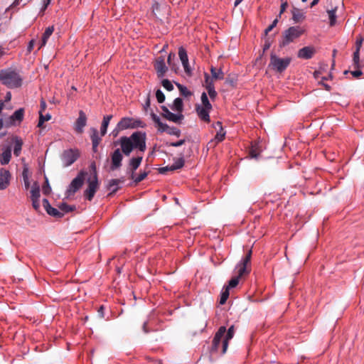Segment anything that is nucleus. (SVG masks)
Wrapping results in <instances>:
<instances>
[{
	"mask_svg": "<svg viewBox=\"0 0 364 364\" xmlns=\"http://www.w3.org/2000/svg\"><path fill=\"white\" fill-rule=\"evenodd\" d=\"M23 179L24 182L25 188L28 190L30 187V181L28 176V170L24 169L22 173Z\"/></svg>",
	"mask_w": 364,
	"mask_h": 364,
	"instance_id": "nucleus-41",
	"label": "nucleus"
},
{
	"mask_svg": "<svg viewBox=\"0 0 364 364\" xmlns=\"http://www.w3.org/2000/svg\"><path fill=\"white\" fill-rule=\"evenodd\" d=\"M58 208L62 212H63V214L72 212L75 209V206L70 205L65 203H60L58 205Z\"/></svg>",
	"mask_w": 364,
	"mask_h": 364,
	"instance_id": "nucleus-38",
	"label": "nucleus"
},
{
	"mask_svg": "<svg viewBox=\"0 0 364 364\" xmlns=\"http://www.w3.org/2000/svg\"><path fill=\"white\" fill-rule=\"evenodd\" d=\"M305 18L304 13L297 8H294L292 10V19L295 23L302 21Z\"/></svg>",
	"mask_w": 364,
	"mask_h": 364,
	"instance_id": "nucleus-28",
	"label": "nucleus"
},
{
	"mask_svg": "<svg viewBox=\"0 0 364 364\" xmlns=\"http://www.w3.org/2000/svg\"><path fill=\"white\" fill-rule=\"evenodd\" d=\"M161 84L163 87L168 91H171L173 90V85H172L171 82L167 79L163 80Z\"/></svg>",
	"mask_w": 364,
	"mask_h": 364,
	"instance_id": "nucleus-46",
	"label": "nucleus"
},
{
	"mask_svg": "<svg viewBox=\"0 0 364 364\" xmlns=\"http://www.w3.org/2000/svg\"><path fill=\"white\" fill-rule=\"evenodd\" d=\"M353 60L354 65L356 67H358L360 63V50H355V52L353 53Z\"/></svg>",
	"mask_w": 364,
	"mask_h": 364,
	"instance_id": "nucleus-50",
	"label": "nucleus"
},
{
	"mask_svg": "<svg viewBox=\"0 0 364 364\" xmlns=\"http://www.w3.org/2000/svg\"><path fill=\"white\" fill-rule=\"evenodd\" d=\"M287 7H288V3L287 1L282 3L281 6H280L279 16L286 11Z\"/></svg>",
	"mask_w": 364,
	"mask_h": 364,
	"instance_id": "nucleus-55",
	"label": "nucleus"
},
{
	"mask_svg": "<svg viewBox=\"0 0 364 364\" xmlns=\"http://www.w3.org/2000/svg\"><path fill=\"white\" fill-rule=\"evenodd\" d=\"M32 206L36 210H38L40 208V201L39 199H31Z\"/></svg>",
	"mask_w": 364,
	"mask_h": 364,
	"instance_id": "nucleus-53",
	"label": "nucleus"
},
{
	"mask_svg": "<svg viewBox=\"0 0 364 364\" xmlns=\"http://www.w3.org/2000/svg\"><path fill=\"white\" fill-rule=\"evenodd\" d=\"M151 117L154 122L157 126L158 131L160 132H167L170 135L179 136L181 131L176 127H169L166 124L161 122L160 118L154 113L151 114Z\"/></svg>",
	"mask_w": 364,
	"mask_h": 364,
	"instance_id": "nucleus-5",
	"label": "nucleus"
},
{
	"mask_svg": "<svg viewBox=\"0 0 364 364\" xmlns=\"http://www.w3.org/2000/svg\"><path fill=\"white\" fill-rule=\"evenodd\" d=\"M122 159L123 156L120 149H115L111 155V170L114 171L118 169L122 166Z\"/></svg>",
	"mask_w": 364,
	"mask_h": 364,
	"instance_id": "nucleus-12",
	"label": "nucleus"
},
{
	"mask_svg": "<svg viewBox=\"0 0 364 364\" xmlns=\"http://www.w3.org/2000/svg\"><path fill=\"white\" fill-rule=\"evenodd\" d=\"M31 199H39L40 198V187L37 182H34L31 186Z\"/></svg>",
	"mask_w": 364,
	"mask_h": 364,
	"instance_id": "nucleus-30",
	"label": "nucleus"
},
{
	"mask_svg": "<svg viewBox=\"0 0 364 364\" xmlns=\"http://www.w3.org/2000/svg\"><path fill=\"white\" fill-rule=\"evenodd\" d=\"M146 135L145 132H135L130 136H122L119 139L122 153L129 156L134 149L144 153L146 149Z\"/></svg>",
	"mask_w": 364,
	"mask_h": 364,
	"instance_id": "nucleus-1",
	"label": "nucleus"
},
{
	"mask_svg": "<svg viewBox=\"0 0 364 364\" xmlns=\"http://www.w3.org/2000/svg\"><path fill=\"white\" fill-rule=\"evenodd\" d=\"M47 213L51 216H53L56 218H61L63 217V213L60 211H59L58 209L53 208L52 206L50 207L47 210Z\"/></svg>",
	"mask_w": 364,
	"mask_h": 364,
	"instance_id": "nucleus-35",
	"label": "nucleus"
},
{
	"mask_svg": "<svg viewBox=\"0 0 364 364\" xmlns=\"http://www.w3.org/2000/svg\"><path fill=\"white\" fill-rule=\"evenodd\" d=\"M80 156V151L77 149H69L65 150L61 156L64 166L72 165Z\"/></svg>",
	"mask_w": 364,
	"mask_h": 364,
	"instance_id": "nucleus-10",
	"label": "nucleus"
},
{
	"mask_svg": "<svg viewBox=\"0 0 364 364\" xmlns=\"http://www.w3.org/2000/svg\"><path fill=\"white\" fill-rule=\"evenodd\" d=\"M225 333H226V328L225 326H220L218 329V331L216 332L215 335V337H216L217 338H220V339H222L225 338Z\"/></svg>",
	"mask_w": 364,
	"mask_h": 364,
	"instance_id": "nucleus-44",
	"label": "nucleus"
},
{
	"mask_svg": "<svg viewBox=\"0 0 364 364\" xmlns=\"http://www.w3.org/2000/svg\"><path fill=\"white\" fill-rule=\"evenodd\" d=\"M8 49L0 45V58L7 54Z\"/></svg>",
	"mask_w": 364,
	"mask_h": 364,
	"instance_id": "nucleus-58",
	"label": "nucleus"
},
{
	"mask_svg": "<svg viewBox=\"0 0 364 364\" xmlns=\"http://www.w3.org/2000/svg\"><path fill=\"white\" fill-rule=\"evenodd\" d=\"M2 159L1 160V164L2 165H6L9 163L11 158V150L9 146H7L5 149H4L2 152Z\"/></svg>",
	"mask_w": 364,
	"mask_h": 364,
	"instance_id": "nucleus-29",
	"label": "nucleus"
},
{
	"mask_svg": "<svg viewBox=\"0 0 364 364\" xmlns=\"http://www.w3.org/2000/svg\"><path fill=\"white\" fill-rule=\"evenodd\" d=\"M351 75L355 77L358 78L363 75V72L360 70H357L351 72Z\"/></svg>",
	"mask_w": 364,
	"mask_h": 364,
	"instance_id": "nucleus-57",
	"label": "nucleus"
},
{
	"mask_svg": "<svg viewBox=\"0 0 364 364\" xmlns=\"http://www.w3.org/2000/svg\"><path fill=\"white\" fill-rule=\"evenodd\" d=\"M104 310H105V308H104L103 306H101L98 309L97 311H98V314H99V316H100V317H103L104 316Z\"/></svg>",
	"mask_w": 364,
	"mask_h": 364,
	"instance_id": "nucleus-64",
	"label": "nucleus"
},
{
	"mask_svg": "<svg viewBox=\"0 0 364 364\" xmlns=\"http://www.w3.org/2000/svg\"><path fill=\"white\" fill-rule=\"evenodd\" d=\"M87 116L82 110L79 111V116L74 124V130L77 134H82L83 129L87 124Z\"/></svg>",
	"mask_w": 364,
	"mask_h": 364,
	"instance_id": "nucleus-11",
	"label": "nucleus"
},
{
	"mask_svg": "<svg viewBox=\"0 0 364 364\" xmlns=\"http://www.w3.org/2000/svg\"><path fill=\"white\" fill-rule=\"evenodd\" d=\"M291 63L290 58H280L272 53L270 55L269 66L279 73H282L289 65Z\"/></svg>",
	"mask_w": 364,
	"mask_h": 364,
	"instance_id": "nucleus-6",
	"label": "nucleus"
},
{
	"mask_svg": "<svg viewBox=\"0 0 364 364\" xmlns=\"http://www.w3.org/2000/svg\"><path fill=\"white\" fill-rule=\"evenodd\" d=\"M42 191H43V193L46 196L49 195L50 193L51 192V188L49 185L48 180L47 178H46V181H45L44 184L43 185Z\"/></svg>",
	"mask_w": 364,
	"mask_h": 364,
	"instance_id": "nucleus-43",
	"label": "nucleus"
},
{
	"mask_svg": "<svg viewBox=\"0 0 364 364\" xmlns=\"http://www.w3.org/2000/svg\"><path fill=\"white\" fill-rule=\"evenodd\" d=\"M235 330H234V326H231L228 331H226L225 336L224 339L223 340V349H222V354H225L227 351L228 347V343L230 339L232 338L234 336Z\"/></svg>",
	"mask_w": 364,
	"mask_h": 364,
	"instance_id": "nucleus-22",
	"label": "nucleus"
},
{
	"mask_svg": "<svg viewBox=\"0 0 364 364\" xmlns=\"http://www.w3.org/2000/svg\"><path fill=\"white\" fill-rule=\"evenodd\" d=\"M252 257V250H250L245 256L241 259L240 263L237 264L235 269V275L232 277L229 281L228 285L225 286L227 289L230 290L235 288L240 282V279L250 273L251 267L250 261Z\"/></svg>",
	"mask_w": 364,
	"mask_h": 364,
	"instance_id": "nucleus-2",
	"label": "nucleus"
},
{
	"mask_svg": "<svg viewBox=\"0 0 364 364\" xmlns=\"http://www.w3.org/2000/svg\"><path fill=\"white\" fill-rule=\"evenodd\" d=\"M43 207L45 208V209H46V211H47V210H48L50 207H51V205H50V203H49L48 200V199H46V198H44V199L43 200Z\"/></svg>",
	"mask_w": 364,
	"mask_h": 364,
	"instance_id": "nucleus-59",
	"label": "nucleus"
},
{
	"mask_svg": "<svg viewBox=\"0 0 364 364\" xmlns=\"http://www.w3.org/2000/svg\"><path fill=\"white\" fill-rule=\"evenodd\" d=\"M230 290L227 289L226 287H223L221 291L220 298V304H224L227 299H228L230 296Z\"/></svg>",
	"mask_w": 364,
	"mask_h": 364,
	"instance_id": "nucleus-36",
	"label": "nucleus"
},
{
	"mask_svg": "<svg viewBox=\"0 0 364 364\" xmlns=\"http://www.w3.org/2000/svg\"><path fill=\"white\" fill-rule=\"evenodd\" d=\"M201 102L202 107H205L209 109H212V105L209 102L207 94L205 92H203L201 95Z\"/></svg>",
	"mask_w": 364,
	"mask_h": 364,
	"instance_id": "nucleus-39",
	"label": "nucleus"
},
{
	"mask_svg": "<svg viewBox=\"0 0 364 364\" xmlns=\"http://www.w3.org/2000/svg\"><path fill=\"white\" fill-rule=\"evenodd\" d=\"M305 33V29L299 26H291L285 30L279 42L280 47H284L300 38Z\"/></svg>",
	"mask_w": 364,
	"mask_h": 364,
	"instance_id": "nucleus-4",
	"label": "nucleus"
},
{
	"mask_svg": "<svg viewBox=\"0 0 364 364\" xmlns=\"http://www.w3.org/2000/svg\"><path fill=\"white\" fill-rule=\"evenodd\" d=\"M46 107H47V105H46V101L43 99H42L41 100V103H40V111L39 112H41V113H43V112H44L46 110Z\"/></svg>",
	"mask_w": 364,
	"mask_h": 364,
	"instance_id": "nucleus-56",
	"label": "nucleus"
},
{
	"mask_svg": "<svg viewBox=\"0 0 364 364\" xmlns=\"http://www.w3.org/2000/svg\"><path fill=\"white\" fill-rule=\"evenodd\" d=\"M336 9L328 10L327 11L328 14V18L330 20V26H334L336 23Z\"/></svg>",
	"mask_w": 364,
	"mask_h": 364,
	"instance_id": "nucleus-40",
	"label": "nucleus"
},
{
	"mask_svg": "<svg viewBox=\"0 0 364 364\" xmlns=\"http://www.w3.org/2000/svg\"><path fill=\"white\" fill-rule=\"evenodd\" d=\"M278 23V19L275 18L272 23L265 29L264 33L267 35L269 32H270L274 27L277 26Z\"/></svg>",
	"mask_w": 364,
	"mask_h": 364,
	"instance_id": "nucleus-51",
	"label": "nucleus"
},
{
	"mask_svg": "<svg viewBox=\"0 0 364 364\" xmlns=\"http://www.w3.org/2000/svg\"><path fill=\"white\" fill-rule=\"evenodd\" d=\"M156 97L159 103H163L165 100V95L160 89L156 90Z\"/></svg>",
	"mask_w": 364,
	"mask_h": 364,
	"instance_id": "nucleus-48",
	"label": "nucleus"
},
{
	"mask_svg": "<svg viewBox=\"0 0 364 364\" xmlns=\"http://www.w3.org/2000/svg\"><path fill=\"white\" fill-rule=\"evenodd\" d=\"M210 73L212 75V78L213 80H223L224 78V73L223 72L221 68L216 69L214 67L210 68Z\"/></svg>",
	"mask_w": 364,
	"mask_h": 364,
	"instance_id": "nucleus-32",
	"label": "nucleus"
},
{
	"mask_svg": "<svg viewBox=\"0 0 364 364\" xmlns=\"http://www.w3.org/2000/svg\"><path fill=\"white\" fill-rule=\"evenodd\" d=\"M184 143H185V140L184 139H181V140L177 141L176 142L171 143L170 145L171 146L178 147V146H182Z\"/></svg>",
	"mask_w": 364,
	"mask_h": 364,
	"instance_id": "nucleus-54",
	"label": "nucleus"
},
{
	"mask_svg": "<svg viewBox=\"0 0 364 364\" xmlns=\"http://www.w3.org/2000/svg\"><path fill=\"white\" fill-rule=\"evenodd\" d=\"M85 173L80 171L77 176L71 181L68 188L66 191L67 198L74 195L83 185Z\"/></svg>",
	"mask_w": 364,
	"mask_h": 364,
	"instance_id": "nucleus-8",
	"label": "nucleus"
},
{
	"mask_svg": "<svg viewBox=\"0 0 364 364\" xmlns=\"http://www.w3.org/2000/svg\"><path fill=\"white\" fill-rule=\"evenodd\" d=\"M171 109L181 114L183 110V102L181 98L177 97L174 100L171 107Z\"/></svg>",
	"mask_w": 364,
	"mask_h": 364,
	"instance_id": "nucleus-27",
	"label": "nucleus"
},
{
	"mask_svg": "<svg viewBox=\"0 0 364 364\" xmlns=\"http://www.w3.org/2000/svg\"><path fill=\"white\" fill-rule=\"evenodd\" d=\"M178 56L180 58V60L181 62L183 61H185L186 60H187L188 58V55H187V52L186 50V49L183 48V47H180L179 49H178Z\"/></svg>",
	"mask_w": 364,
	"mask_h": 364,
	"instance_id": "nucleus-42",
	"label": "nucleus"
},
{
	"mask_svg": "<svg viewBox=\"0 0 364 364\" xmlns=\"http://www.w3.org/2000/svg\"><path fill=\"white\" fill-rule=\"evenodd\" d=\"M364 39L363 38L362 36H359V37H357L356 38V41H355V50H360V48L362 46V44H363V42Z\"/></svg>",
	"mask_w": 364,
	"mask_h": 364,
	"instance_id": "nucleus-52",
	"label": "nucleus"
},
{
	"mask_svg": "<svg viewBox=\"0 0 364 364\" xmlns=\"http://www.w3.org/2000/svg\"><path fill=\"white\" fill-rule=\"evenodd\" d=\"M11 180V173L10 172L5 169H0V190L6 189L9 183Z\"/></svg>",
	"mask_w": 364,
	"mask_h": 364,
	"instance_id": "nucleus-17",
	"label": "nucleus"
},
{
	"mask_svg": "<svg viewBox=\"0 0 364 364\" xmlns=\"http://www.w3.org/2000/svg\"><path fill=\"white\" fill-rule=\"evenodd\" d=\"M211 109H212L202 107L200 105H197L196 107V113L200 119L207 123H209L210 122V112Z\"/></svg>",
	"mask_w": 364,
	"mask_h": 364,
	"instance_id": "nucleus-18",
	"label": "nucleus"
},
{
	"mask_svg": "<svg viewBox=\"0 0 364 364\" xmlns=\"http://www.w3.org/2000/svg\"><path fill=\"white\" fill-rule=\"evenodd\" d=\"M316 49L313 46H305L298 50L297 57L300 59L309 60L313 58Z\"/></svg>",
	"mask_w": 364,
	"mask_h": 364,
	"instance_id": "nucleus-14",
	"label": "nucleus"
},
{
	"mask_svg": "<svg viewBox=\"0 0 364 364\" xmlns=\"http://www.w3.org/2000/svg\"><path fill=\"white\" fill-rule=\"evenodd\" d=\"M145 126V123L140 119L124 117L118 122L117 127L119 130H124L129 128H144Z\"/></svg>",
	"mask_w": 364,
	"mask_h": 364,
	"instance_id": "nucleus-9",
	"label": "nucleus"
},
{
	"mask_svg": "<svg viewBox=\"0 0 364 364\" xmlns=\"http://www.w3.org/2000/svg\"><path fill=\"white\" fill-rule=\"evenodd\" d=\"M53 0H44L41 11H45Z\"/></svg>",
	"mask_w": 364,
	"mask_h": 364,
	"instance_id": "nucleus-61",
	"label": "nucleus"
},
{
	"mask_svg": "<svg viewBox=\"0 0 364 364\" xmlns=\"http://www.w3.org/2000/svg\"><path fill=\"white\" fill-rule=\"evenodd\" d=\"M213 127L217 131V133L214 139L216 144L223 141L225 139L226 132L224 130L223 127L222 122L218 121L215 123L213 124Z\"/></svg>",
	"mask_w": 364,
	"mask_h": 364,
	"instance_id": "nucleus-19",
	"label": "nucleus"
},
{
	"mask_svg": "<svg viewBox=\"0 0 364 364\" xmlns=\"http://www.w3.org/2000/svg\"><path fill=\"white\" fill-rule=\"evenodd\" d=\"M151 102H150V98L148 95L145 102V104L144 105V109L146 110L148 107H150Z\"/></svg>",
	"mask_w": 364,
	"mask_h": 364,
	"instance_id": "nucleus-62",
	"label": "nucleus"
},
{
	"mask_svg": "<svg viewBox=\"0 0 364 364\" xmlns=\"http://www.w3.org/2000/svg\"><path fill=\"white\" fill-rule=\"evenodd\" d=\"M112 115H111V114L106 115L104 117L102 123L101 125V128H100V132H101L102 136L105 135V134L107 133V129L108 125H109V122L112 119Z\"/></svg>",
	"mask_w": 364,
	"mask_h": 364,
	"instance_id": "nucleus-31",
	"label": "nucleus"
},
{
	"mask_svg": "<svg viewBox=\"0 0 364 364\" xmlns=\"http://www.w3.org/2000/svg\"><path fill=\"white\" fill-rule=\"evenodd\" d=\"M176 86L179 90L180 94L182 96L188 97L193 95V92L190 91L186 86L181 85L179 83H176Z\"/></svg>",
	"mask_w": 364,
	"mask_h": 364,
	"instance_id": "nucleus-34",
	"label": "nucleus"
},
{
	"mask_svg": "<svg viewBox=\"0 0 364 364\" xmlns=\"http://www.w3.org/2000/svg\"><path fill=\"white\" fill-rule=\"evenodd\" d=\"M34 41L31 40L28 45V51L31 52L33 49Z\"/></svg>",
	"mask_w": 364,
	"mask_h": 364,
	"instance_id": "nucleus-63",
	"label": "nucleus"
},
{
	"mask_svg": "<svg viewBox=\"0 0 364 364\" xmlns=\"http://www.w3.org/2000/svg\"><path fill=\"white\" fill-rule=\"evenodd\" d=\"M222 339H220L214 336L213 340V344H212V350L213 351H217L218 350V348L220 346V342Z\"/></svg>",
	"mask_w": 364,
	"mask_h": 364,
	"instance_id": "nucleus-49",
	"label": "nucleus"
},
{
	"mask_svg": "<svg viewBox=\"0 0 364 364\" xmlns=\"http://www.w3.org/2000/svg\"><path fill=\"white\" fill-rule=\"evenodd\" d=\"M260 153V150L256 147L255 145H252V147L250 150V154L252 158H257Z\"/></svg>",
	"mask_w": 364,
	"mask_h": 364,
	"instance_id": "nucleus-47",
	"label": "nucleus"
},
{
	"mask_svg": "<svg viewBox=\"0 0 364 364\" xmlns=\"http://www.w3.org/2000/svg\"><path fill=\"white\" fill-rule=\"evenodd\" d=\"M204 77H205V89L208 91L210 98L212 100H214L215 99V97H217V92L215 90V86H214L213 79H210V77L208 73H205Z\"/></svg>",
	"mask_w": 364,
	"mask_h": 364,
	"instance_id": "nucleus-16",
	"label": "nucleus"
},
{
	"mask_svg": "<svg viewBox=\"0 0 364 364\" xmlns=\"http://www.w3.org/2000/svg\"><path fill=\"white\" fill-rule=\"evenodd\" d=\"M161 109L163 117L171 122L179 123L183 119L182 114H173L166 106H162Z\"/></svg>",
	"mask_w": 364,
	"mask_h": 364,
	"instance_id": "nucleus-13",
	"label": "nucleus"
},
{
	"mask_svg": "<svg viewBox=\"0 0 364 364\" xmlns=\"http://www.w3.org/2000/svg\"><path fill=\"white\" fill-rule=\"evenodd\" d=\"M0 82L8 88L14 89L22 85L23 79L16 70L3 69L0 70Z\"/></svg>",
	"mask_w": 364,
	"mask_h": 364,
	"instance_id": "nucleus-3",
	"label": "nucleus"
},
{
	"mask_svg": "<svg viewBox=\"0 0 364 364\" xmlns=\"http://www.w3.org/2000/svg\"><path fill=\"white\" fill-rule=\"evenodd\" d=\"M154 68L159 77H163L165 75L168 70V68L166 65L164 57L160 56L156 59L154 64Z\"/></svg>",
	"mask_w": 364,
	"mask_h": 364,
	"instance_id": "nucleus-15",
	"label": "nucleus"
},
{
	"mask_svg": "<svg viewBox=\"0 0 364 364\" xmlns=\"http://www.w3.org/2000/svg\"><path fill=\"white\" fill-rule=\"evenodd\" d=\"M92 134L90 136L92 144H95V146H98L100 141H101V137L99 136L98 131L95 128L91 129Z\"/></svg>",
	"mask_w": 364,
	"mask_h": 364,
	"instance_id": "nucleus-33",
	"label": "nucleus"
},
{
	"mask_svg": "<svg viewBox=\"0 0 364 364\" xmlns=\"http://www.w3.org/2000/svg\"><path fill=\"white\" fill-rule=\"evenodd\" d=\"M24 109L19 108L16 110L14 114L10 117V124L11 125H19L23 119Z\"/></svg>",
	"mask_w": 364,
	"mask_h": 364,
	"instance_id": "nucleus-20",
	"label": "nucleus"
},
{
	"mask_svg": "<svg viewBox=\"0 0 364 364\" xmlns=\"http://www.w3.org/2000/svg\"><path fill=\"white\" fill-rule=\"evenodd\" d=\"M143 159V156H137L136 157H133L129 160V169L132 173V178H134V175L135 171L139 167Z\"/></svg>",
	"mask_w": 364,
	"mask_h": 364,
	"instance_id": "nucleus-21",
	"label": "nucleus"
},
{
	"mask_svg": "<svg viewBox=\"0 0 364 364\" xmlns=\"http://www.w3.org/2000/svg\"><path fill=\"white\" fill-rule=\"evenodd\" d=\"M51 118V115L50 114H43L41 112H39V120L38 123V127H43V124L45 122L50 120Z\"/></svg>",
	"mask_w": 364,
	"mask_h": 364,
	"instance_id": "nucleus-37",
	"label": "nucleus"
},
{
	"mask_svg": "<svg viewBox=\"0 0 364 364\" xmlns=\"http://www.w3.org/2000/svg\"><path fill=\"white\" fill-rule=\"evenodd\" d=\"M123 180L122 179H111L107 185V189L111 191L112 193H116L119 190V184L122 183Z\"/></svg>",
	"mask_w": 364,
	"mask_h": 364,
	"instance_id": "nucleus-26",
	"label": "nucleus"
},
{
	"mask_svg": "<svg viewBox=\"0 0 364 364\" xmlns=\"http://www.w3.org/2000/svg\"><path fill=\"white\" fill-rule=\"evenodd\" d=\"M147 175H148V173L146 171L140 172L137 176H136V177L134 176V178H132V179L134 181V182L136 183H138L142 181L144 179H145L146 177L147 176Z\"/></svg>",
	"mask_w": 364,
	"mask_h": 364,
	"instance_id": "nucleus-45",
	"label": "nucleus"
},
{
	"mask_svg": "<svg viewBox=\"0 0 364 364\" xmlns=\"http://www.w3.org/2000/svg\"><path fill=\"white\" fill-rule=\"evenodd\" d=\"M12 141L14 143V154L16 156H18L21 154V149H22V146H23V141H22V139L20 137H18L17 136H14L13 139H12Z\"/></svg>",
	"mask_w": 364,
	"mask_h": 364,
	"instance_id": "nucleus-24",
	"label": "nucleus"
},
{
	"mask_svg": "<svg viewBox=\"0 0 364 364\" xmlns=\"http://www.w3.org/2000/svg\"><path fill=\"white\" fill-rule=\"evenodd\" d=\"M183 68H184V70H185L186 73L188 75L191 76V74H192V71H191V68L189 66V63L187 64L186 65L183 66Z\"/></svg>",
	"mask_w": 364,
	"mask_h": 364,
	"instance_id": "nucleus-60",
	"label": "nucleus"
},
{
	"mask_svg": "<svg viewBox=\"0 0 364 364\" xmlns=\"http://www.w3.org/2000/svg\"><path fill=\"white\" fill-rule=\"evenodd\" d=\"M99 187V183L97 179V173L95 172L93 176L88 178L87 180V188L84 192V196L85 198L91 201L94 196L95 193L97 192Z\"/></svg>",
	"mask_w": 364,
	"mask_h": 364,
	"instance_id": "nucleus-7",
	"label": "nucleus"
},
{
	"mask_svg": "<svg viewBox=\"0 0 364 364\" xmlns=\"http://www.w3.org/2000/svg\"><path fill=\"white\" fill-rule=\"evenodd\" d=\"M184 163H185V161L183 158L177 159L172 165L161 168L160 169V172L164 173L167 170L175 171L177 169H180L184 166Z\"/></svg>",
	"mask_w": 364,
	"mask_h": 364,
	"instance_id": "nucleus-23",
	"label": "nucleus"
},
{
	"mask_svg": "<svg viewBox=\"0 0 364 364\" xmlns=\"http://www.w3.org/2000/svg\"><path fill=\"white\" fill-rule=\"evenodd\" d=\"M53 31H54V27L53 26H49L46 29V31H44V33H43V36H42L40 48L43 47L46 44L48 38L53 34Z\"/></svg>",
	"mask_w": 364,
	"mask_h": 364,
	"instance_id": "nucleus-25",
	"label": "nucleus"
}]
</instances>
